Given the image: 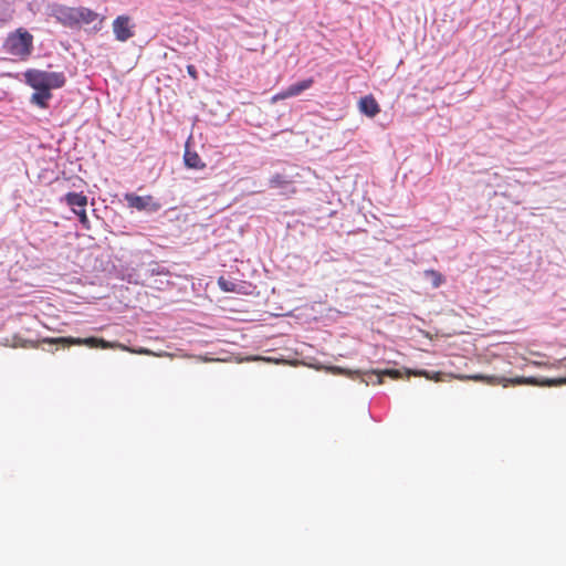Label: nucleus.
I'll return each instance as SVG.
<instances>
[{
  "instance_id": "nucleus-13",
  "label": "nucleus",
  "mask_w": 566,
  "mask_h": 566,
  "mask_svg": "<svg viewBox=\"0 0 566 566\" xmlns=\"http://www.w3.org/2000/svg\"><path fill=\"white\" fill-rule=\"evenodd\" d=\"M34 90L36 92L31 97L32 103L36 104L38 106H40L42 108L48 107V101L52 97L51 92L43 90V88H34Z\"/></svg>"
},
{
  "instance_id": "nucleus-18",
  "label": "nucleus",
  "mask_w": 566,
  "mask_h": 566,
  "mask_svg": "<svg viewBox=\"0 0 566 566\" xmlns=\"http://www.w3.org/2000/svg\"><path fill=\"white\" fill-rule=\"evenodd\" d=\"M75 214L78 217L80 223L83 226V228L86 230H90L91 223H90L88 217L86 214V210L85 209L75 210Z\"/></svg>"
},
{
  "instance_id": "nucleus-9",
  "label": "nucleus",
  "mask_w": 566,
  "mask_h": 566,
  "mask_svg": "<svg viewBox=\"0 0 566 566\" xmlns=\"http://www.w3.org/2000/svg\"><path fill=\"white\" fill-rule=\"evenodd\" d=\"M64 201L72 208L74 213L75 210L85 209L87 206V197L83 192H67L64 196Z\"/></svg>"
},
{
  "instance_id": "nucleus-19",
  "label": "nucleus",
  "mask_w": 566,
  "mask_h": 566,
  "mask_svg": "<svg viewBox=\"0 0 566 566\" xmlns=\"http://www.w3.org/2000/svg\"><path fill=\"white\" fill-rule=\"evenodd\" d=\"M290 97H291V95H287V88H286V90L282 91V92L273 95L271 97V103L275 104L279 101L286 99V98H290Z\"/></svg>"
},
{
  "instance_id": "nucleus-6",
  "label": "nucleus",
  "mask_w": 566,
  "mask_h": 566,
  "mask_svg": "<svg viewBox=\"0 0 566 566\" xmlns=\"http://www.w3.org/2000/svg\"><path fill=\"white\" fill-rule=\"evenodd\" d=\"M112 27L115 39L119 42H126L135 35V24L129 15H118Z\"/></svg>"
},
{
  "instance_id": "nucleus-20",
  "label": "nucleus",
  "mask_w": 566,
  "mask_h": 566,
  "mask_svg": "<svg viewBox=\"0 0 566 566\" xmlns=\"http://www.w3.org/2000/svg\"><path fill=\"white\" fill-rule=\"evenodd\" d=\"M187 72L188 74L193 78V80H198V72H197V69L195 67V65L190 64L187 66Z\"/></svg>"
},
{
  "instance_id": "nucleus-7",
  "label": "nucleus",
  "mask_w": 566,
  "mask_h": 566,
  "mask_svg": "<svg viewBox=\"0 0 566 566\" xmlns=\"http://www.w3.org/2000/svg\"><path fill=\"white\" fill-rule=\"evenodd\" d=\"M128 207L135 208L139 211L148 210V211H158L160 209V203L155 201L153 196H138L135 193H126L124 196Z\"/></svg>"
},
{
  "instance_id": "nucleus-15",
  "label": "nucleus",
  "mask_w": 566,
  "mask_h": 566,
  "mask_svg": "<svg viewBox=\"0 0 566 566\" xmlns=\"http://www.w3.org/2000/svg\"><path fill=\"white\" fill-rule=\"evenodd\" d=\"M422 376L427 379L434 380V381H441L443 374L440 371L437 373H429L427 370H408V376Z\"/></svg>"
},
{
  "instance_id": "nucleus-8",
  "label": "nucleus",
  "mask_w": 566,
  "mask_h": 566,
  "mask_svg": "<svg viewBox=\"0 0 566 566\" xmlns=\"http://www.w3.org/2000/svg\"><path fill=\"white\" fill-rule=\"evenodd\" d=\"M358 108L363 114L371 118L380 112V106L371 94L359 99Z\"/></svg>"
},
{
  "instance_id": "nucleus-17",
  "label": "nucleus",
  "mask_w": 566,
  "mask_h": 566,
  "mask_svg": "<svg viewBox=\"0 0 566 566\" xmlns=\"http://www.w3.org/2000/svg\"><path fill=\"white\" fill-rule=\"evenodd\" d=\"M218 285L224 292H234L237 289V284L234 282L227 280L223 276L219 277Z\"/></svg>"
},
{
  "instance_id": "nucleus-5",
  "label": "nucleus",
  "mask_w": 566,
  "mask_h": 566,
  "mask_svg": "<svg viewBox=\"0 0 566 566\" xmlns=\"http://www.w3.org/2000/svg\"><path fill=\"white\" fill-rule=\"evenodd\" d=\"M7 51L21 59L28 57L33 49V36L27 30L18 29L6 41Z\"/></svg>"
},
{
  "instance_id": "nucleus-4",
  "label": "nucleus",
  "mask_w": 566,
  "mask_h": 566,
  "mask_svg": "<svg viewBox=\"0 0 566 566\" xmlns=\"http://www.w3.org/2000/svg\"><path fill=\"white\" fill-rule=\"evenodd\" d=\"M25 80L31 87L46 91L60 88L65 84V76L62 72L31 70L25 73Z\"/></svg>"
},
{
  "instance_id": "nucleus-2",
  "label": "nucleus",
  "mask_w": 566,
  "mask_h": 566,
  "mask_svg": "<svg viewBox=\"0 0 566 566\" xmlns=\"http://www.w3.org/2000/svg\"><path fill=\"white\" fill-rule=\"evenodd\" d=\"M455 378L460 380H474V381H483L488 385H502L507 387L509 385H534V386H559L566 384L565 378H556V379H545L538 380L535 377H514V378H505L497 376H484V375H459Z\"/></svg>"
},
{
  "instance_id": "nucleus-3",
  "label": "nucleus",
  "mask_w": 566,
  "mask_h": 566,
  "mask_svg": "<svg viewBox=\"0 0 566 566\" xmlns=\"http://www.w3.org/2000/svg\"><path fill=\"white\" fill-rule=\"evenodd\" d=\"M52 14L61 24L69 28L90 24L98 18L95 11L85 7L56 6L53 8Z\"/></svg>"
},
{
  "instance_id": "nucleus-1",
  "label": "nucleus",
  "mask_w": 566,
  "mask_h": 566,
  "mask_svg": "<svg viewBox=\"0 0 566 566\" xmlns=\"http://www.w3.org/2000/svg\"><path fill=\"white\" fill-rule=\"evenodd\" d=\"M43 343H46V344H60L62 345L63 347H67V346H71V345H86V346H90V347H101V348H115V347H118L123 350H127V352H130V353H134V354H139V355H148V356H158V357H164V356H167V357H172V354H169V353H160V354H156L154 352H151L150 349H147V348H139V349H134V348H129L125 345H114V344H111L108 343L107 340L103 339V338H96V337H87V338H78V337H56V338H43L42 339Z\"/></svg>"
},
{
  "instance_id": "nucleus-10",
  "label": "nucleus",
  "mask_w": 566,
  "mask_h": 566,
  "mask_svg": "<svg viewBox=\"0 0 566 566\" xmlns=\"http://www.w3.org/2000/svg\"><path fill=\"white\" fill-rule=\"evenodd\" d=\"M185 165L192 169H203L206 164L201 160L200 156L196 151L186 149L184 155Z\"/></svg>"
},
{
  "instance_id": "nucleus-16",
  "label": "nucleus",
  "mask_w": 566,
  "mask_h": 566,
  "mask_svg": "<svg viewBox=\"0 0 566 566\" xmlns=\"http://www.w3.org/2000/svg\"><path fill=\"white\" fill-rule=\"evenodd\" d=\"M424 276L431 281L433 287H439L444 282L443 275L436 270H426Z\"/></svg>"
},
{
  "instance_id": "nucleus-11",
  "label": "nucleus",
  "mask_w": 566,
  "mask_h": 566,
  "mask_svg": "<svg viewBox=\"0 0 566 566\" xmlns=\"http://www.w3.org/2000/svg\"><path fill=\"white\" fill-rule=\"evenodd\" d=\"M292 184L293 182L291 180H287L284 176L279 175V174L274 175L270 179V186L272 188H282V189H286L287 192H290V193H295L296 189L293 187Z\"/></svg>"
},
{
  "instance_id": "nucleus-12",
  "label": "nucleus",
  "mask_w": 566,
  "mask_h": 566,
  "mask_svg": "<svg viewBox=\"0 0 566 566\" xmlns=\"http://www.w3.org/2000/svg\"><path fill=\"white\" fill-rule=\"evenodd\" d=\"M313 84H314L313 77L305 78L301 82L292 84L287 87V95H291V97L297 96L301 93H303L304 91L311 88L313 86Z\"/></svg>"
},
{
  "instance_id": "nucleus-14",
  "label": "nucleus",
  "mask_w": 566,
  "mask_h": 566,
  "mask_svg": "<svg viewBox=\"0 0 566 566\" xmlns=\"http://www.w3.org/2000/svg\"><path fill=\"white\" fill-rule=\"evenodd\" d=\"M370 376L376 378L374 384L380 385L382 384V376H389L392 379H398L401 377V374L397 369H385L382 371H371Z\"/></svg>"
}]
</instances>
